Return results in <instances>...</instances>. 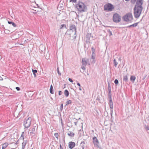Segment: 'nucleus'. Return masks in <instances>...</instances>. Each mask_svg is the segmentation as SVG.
<instances>
[{
    "label": "nucleus",
    "mask_w": 149,
    "mask_h": 149,
    "mask_svg": "<svg viewBox=\"0 0 149 149\" xmlns=\"http://www.w3.org/2000/svg\"><path fill=\"white\" fill-rule=\"evenodd\" d=\"M143 0H136V5L134 8V13L135 18H138L143 10Z\"/></svg>",
    "instance_id": "f257e3e1"
},
{
    "label": "nucleus",
    "mask_w": 149,
    "mask_h": 149,
    "mask_svg": "<svg viewBox=\"0 0 149 149\" xmlns=\"http://www.w3.org/2000/svg\"><path fill=\"white\" fill-rule=\"evenodd\" d=\"M74 7L80 13L85 12L87 9L86 6L80 0L77 2V4L74 5Z\"/></svg>",
    "instance_id": "f03ea898"
},
{
    "label": "nucleus",
    "mask_w": 149,
    "mask_h": 149,
    "mask_svg": "<svg viewBox=\"0 0 149 149\" xmlns=\"http://www.w3.org/2000/svg\"><path fill=\"white\" fill-rule=\"evenodd\" d=\"M31 121L32 119L30 117H29L27 119H24V125L25 128H27L30 126Z\"/></svg>",
    "instance_id": "7ed1b4c3"
},
{
    "label": "nucleus",
    "mask_w": 149,
    "mask_h": 149,
    "mask_svg": "<svg viewBox=\"0 0 149 149\" xmlns=\"http://www.w3.org/2000/svg\"><path fill=\"white\" fill-rule=\"evenodd\" d=\"M113 20L114 22L118 23L121 21V16L117 13H115L113 15Z\"/></svg>",
    "instance_id": "20e7f679"
},
{
    "label": "nucleus",
    "mask_w": 149,
    "mask_h": 149,
    "mask_svg": "<svg viewBox=\"0 0 149 149\" xmlns=\"http://www.w3.org/2000/svg\"><path fill=\"white\" fill-rule=\"evenodd\" d=\"M113 8V5L110 3H108L105 5L104 7V11H111Z\"/></svg>",
    "instance_id": "39448f33"
},
{
    "label": "nucleus",
    "mask_w": 149,
    "mask_h": 149,
    "mask_svg": "<svg viewBox=\"0 0 149 149\" xmlns=\"http://www.w3.org/2000/svg\"><path fill=\"white\" fill-rule=\"evenodd\" d=\"M70 30H69V31H70V32H74V34L75 35V36L74 37V38L75 39L76 38V36H75L76 34V33L77 32L76 31V27L75 25H72L70 26Z\"/></svg>",
    "instance_id": "423d86ee"
},
{
    "label": "nucleus",
    "mask_w": 149,
    "mask_h": 149,
    "mask_svg": "<svg viewBox=\"0 0 149 149\" xmlns=\"http://www.w3.org/2000/svg\"><path fill=\"white\" fill-rule=\"evenodd\" d=\"M91 49L92 50V53L91 54V58L93 59V61H92V63H95V52L96 51L95 49L93 47H92L91 48Z\"/></svg>",
    "instance_id": "0eeeda50"
},
{
    "label": "nucleus",
    "mask_w": 149,
    "mask_h": 149,
    "mask_svg": "<svg viewBox=\"0 0 149 149\" xmlns=\"http://www.w3.org/2000/svg\"><path fill=\"white\" fill-rule=\"evenodd\" d=\"M91 37L92 38H93V36L91 35V33H87L86 36L85 42L87 44L89 43L90 42V39Z\"/></svg>",
    "instance_id": "6e6552de"
},
{
    "label": "nucleus",
    "mask_w": 149,
    "mask_h": 149,
    "mask_svg": "<svg viewBox=\"0 0 149 149\" xmlns=\"http://www.w3.org/2000/svg\"><path fill=\"white\" fill-rule=\"evenodd\" d=\"M93 141L94 145L95 146H97L98 147L99 145V142L98 140L96 137L94 136L93 139Z\"/></svg>",
    "instance_id": "1a4fd4ad"
},
{
    "label": "nucleus",
    "mask_w": 149,
    "mask_h": 149,
    "mask_svg": "<svg viewBox=\"0 0 149 149\" xmlns=\"http://www.w3.org/2000/svg\"><path fill=\"white\" fill-rule=\"evenodd\" d=\"M89 60L87 58H85L82 59V64L83 65L86 66Z\"/></svg>",
    "instance_id": "9d476101"
},
{
    "label": "nucleus",
    "mask_w": 149,
    "mask_h": 149,
    "mask_svg": "<svg viewBox=\"0 0 149 149\" xmlns=\"http://www.w3.org/2000/svg\"><path fill=\"white\" fill-rule=\"evenodd\" d=\"M109 106L110 110V114L111 117L112 116V114L113 113V102L109 103Z\"/></svg>",
    "instance_id": "9b49d317"
},
{
    "label": "nucleus",
    "mask_w": 149,
    "mask_h": 149,
    "mask_svg": "<svg viewBox=\"0 0 149 149\" xmlns=\"http://www.w3.org/2000/svg\"><path fill=\"white\" fill-rule=\"evenodd\" d=\"M36 127V126L33 127L31 130V131L29 132L30 135L31 136H34L35 135V128Z\"/></svg>",
    "instance_id": "f8f14e48"
},
{
    "label": "nucleus",
    "mask_w": 149,
    "mask_h": 149,
    "mask_svg": "<svg viewBox=\"0 0 149 149\" xmlns=\"http://www.w3.org/2000/svg\"><path fill=\"white\" fill-rule=\"evenodd\" d=\"M75 144L74 142H70L69 143L68 146L69 148L70 149H72L75 146Z\"/></svg>",
    "instance_id": "ddd939ff"
},
{
    "label": "nucleus",
    "mask_w": 149,
    "mask_h": 149,
    "mask_svg": "<svg viewBox=\"0 0 149 149\" xmlns=\"http://www.w3.org/2000/svg\"><path fill=\"white\" fill-rule=\"evenodd\" d=\"M126 15L128 17V18L129 19L130 21H131L133 19L132 14L131 13H128Z\"/></svg>",
    "instance_id": "4468645a"
},
{
    "label": "nucleus",
    "mask_w": 149,
    "mask_h": 149,
    "mask_svg": "<svg viewBox=\"0 0 149 149\" xmlns=\"http://www.w3.org/2000/svg\"><path fill=\"white\" fill-rule=\"evenodd\" d=\"M23 142L22 143V149H24L25 148V146L27 142V140H24Z\"/></svg>",
    "instance_id": "2eb2a0df"
},
{
    "label": "nucleus",
    "mask_w": 149,
    "mask_h": 149,
    "mask_svg": "<svg viewBox=\"0 0 149 149\" xmlns=\"http://www.w3.org/2000/svg\"><path fill=\"white\" fill-rule=\"evenodd\" d=\"M139 23V22H137L135 23L132 25L127 26L126 27L127 28H130V27H136L137 26V25Z\"/></svg>",
    "instance_id": "dca6fc26"
},
{
    "label": "nucleus",
    "mask_w": 149,
    "mask_h": 149,
    "mask_svg": "<svg viewBox=\"0 0 149 149\" xmlns=\"http://www.w3.org/2000/svg\"><path fill=\"white\" fill-rule=\"evenodd\" d=\"M86 146L85 142L84 141H82L81 142L80 144V146L82 148V149H84Z\"/></svg>",
    "instance_id": "f3484780"
},
{
    "label": "nucleus",
    "mask_w": 149,
    "mask_h": 149,
    "mask_svg": "<svg viewBox=\"0 0 149 149\" xmlns=\"http://www.w3.org/2000/svg\"><path fill=\"white\" fill-rule=\"evenodd\" d=\"M108 90L109 92L108 94H111V89L110 83L109 82H108Z\"/></svg>",
    "instance_id": "a211bd4d"
},
{
    "label": "nucleus",
    "mask_w": 149,
    "mask_h": 149,
    "mask_svg": "<svg viewBox=\"0 0 149 149\" xmlns=\"http://www.w3.org/2000/svg\"><path fill=\"white\" fill-rule=\"evenodd\" d=\"M123 19L124 21L126 22L130 21L128 18V17L126 15L123 16Z\"/></svg>",
    "instance_id": "6ab92c4d"
},
{
    "label": "nucleus",
    "mask_w": 149,
    "mask_h": 149,
    "mask_svg": "<svg viewBox=\"0 0 149 149\" xmlns=\"http://www.w3.org/2000/svg\"><path fill=\"white\" fill-rule=\"evenodd\" d=\"M123 81L127 83L128 81V77L127 75L124 76L123 77Z\"/></svg>",
    "instance_id": "aec40b11"
},
{
    "label": "nucleus",
    "mask_w": 149,
    "mask_h": 149,
    "mask_svg": "<svg viewBox=\"0 0 149 149\" xmlns=\"http://www.w3.org/2000/svg\"><path fill=\"white\" fill-rule=\"evenodd\" d=\"M50 92L52 94H54V89L53 87V86L52 85H51L50 87V88L49 89Z\"/></svg>",
    "instance_id": "412c9836"
},
{
    "label": "nucleus",
    "mask_w": 149,
    "mask_h": 149,
    "mask_svg": "<svg viewBox=\"0 0 149 149\" xmlns=\"http://www.w3.org/2000/svg\"><path fill=\"white\" fill-rule=\"evenodd\" d=\"M135 79H136L135 76H133V75H132L131 76L130 78V80L131 81H132L134 82Z\"/></svg>",
    "instance_id": "4be33fe9"
},
{
    "label": "nucleus",
    "mask_w": 149,
    "mask_h": 149,
    "mask_svg": "<svg viewBox=\"0 0 149 149\" xmlns=\"http://www.w3.org/2000/svg\"><path fill=\"white\" fill-rule=\"evenodd\" d=\"M70 133H68V135L71 137H73L74 135V133L71 132H69Z\"/></svg>",
    "instance_id": "5701e85b"
},
{
    "label": "nucleus",
    "mask_w": 149,
    "mask_h": 149,
    "mask_svg": "<svg viewBox=\"0 0 149 149\" xmlns=\"http://www.w3.org/2000/svg\"><path fill=\"white\" fill-rule=\"evenodd\" d=\"M64 95L66 97H68L69 96V91L67 90H65L64 92Z\"/></svg>",
    "instance_id": "b1692460"
},
{
    "label": "nucleus",
    "mask_w": 149,
    "mask_h": 149,
    "mask_svg": "<svg viewBox=\"0 0 149 149\" xmlns=\"http://www.w3.org/2000/svg\"><path fill=\"white\" fill-rule=\"evenodd\" d=\"M8 145V143L6 142L4 143L3 144L2 148L3 149H4Z\"/></svg>",
    "instance_id": "393cba45"
},
{
    "label": "nucleus",
    "mask_w": 149,
    "mask_h": 149,
    "mask_svg": "<svg viewBox=\"0 0 149 149\" xmlns=\"http://www.w3.org/2000/svg\"><path fill=\"white\" fill-rule=\"evenodd\" d=\"M8 23L9 24H11L14 27L16 26V24H15V23L11 21H8Z\"/></svg>",
    "instance_id": "a878e982"
},
{
    "label": "nucleus",
    "mask_w": 149,
    "mask_h": 149,
    "mask_svg": "<svg viewBox=\"0 0 149 149\" xmlns=\"http://www.w3.org/2000/svg\"><path fill=\"white\" fill-rule=\"evenodd\" d=\"M32 72L33 73L34 75V76L35 77H36V73L37 72V70H33L32 69Z\"/></svg>",
    "instance_id": "bb28decb"
},
{
    "label": "nucleus",
    "mask_w": 149,
    "mask_h": 149,
    "mask_svg": "<svg viewBox=\"0 0 149 149\" xmlns=\"http://www.w3.org/2000/svg\"><path fill=\"white\" fill-rule=\"evenodd\" d=\"M24 135H25L24 132H22L20 139H22L23 140H24Z\"/></svg>",
    "instance_id": "cd10ccee"
},
{
    "label": "nucleus",
    "mask_w": 149,
    "mask_h": 149,
    "mask_svg": "<svg viewBox=\"0 0 149 149\" xmlns=\"http://www.w3.org/2000/svg\"><path fill=\"white\" fill-rule=\"evenodd\" d=\"M114 66L116 67L118 64V63L116 62V59H114L113 61Z\"/></svg>",
    "instance_id": "c85d7f7f"
},
{
    "label": "nucleus",
    "mask_w": 149,
    "mask_h": 149,
    "mask_svg": "<svg viewBox=\"0 0 149 149\" xmlns=\"http://www.w3.org/2000/svg\"><path fill=\"white\" fill-rule=\"evenodd\" d=\"M72 102L71 100H69L67 101L66 103V105H68L69 104H72Z\"/></svg>",
    "instance_id": "c756f323"
},
{
    "label": "nucleus",
    "mask_w": 149,
    "mask_h": 149,
    "mask_svg": "<svg viewBox=\"0 0 149 149\" xmlns=\"http://www.w3.org/2000/svg\"><path fill=\"white\" fill-rule=\"evenodd\" d=\"M57 72L59 76H61V73L60 72L59 69V67L57 66Z\"/></svg>",
    "instance_id": "7c9ffc66"
},
{
    "label": "nucleus",
    "mask_w": 149,
    "mask_h": 149,
    "mask_svg": "<svg viewBox=\"0 0 149 149\" xmlns=\"http://www.w3.org/2000/svg\"><path fill=\"white\" fill-rule=\"evenodd\" d=\"M130 3L132 4H134L136 3V0H130Z\"/></svg>",
    "instance_id": "2f4dec72"
},
{
    "label": "nucleus",
    "mask_w": 149,
    "mask_h": 149,
    "mask_svg": "<svg viewBox=\"0 0 149 149\" xmlns=\"http://www.w3.org/2000/svg\"><path fill=\"white\" fill-rule=\"evenodd\" d=\"M107 31L108 33H109V36H112V32L110 31V29H108L107 30Z\"/></svg>",
    "instance_id": "473e14b6"
},
{
    "label": "nucleus",
    "mask_w": 149,
    "mask_h": 149,
    "mask_svg": "<svg viewBox=\"0 0 149 149\" xmlns=\"http://www.w3.org/2000/svg\"><path fill=\"white\" fill-rule=\"evenodd\" d=\"M108 97L109 100L112 99L111 94H108Z\"/></svg>",
    "instance_id": "72a5a7b5"
},
{
    "label": "nucleus",
    "mask_w": 149,
    "mask_h": 149,
    "mask_svg": "<svg viewBox=\"0 0 149 149\" xmlns=\"http://www.w3.org/2000/svg\"><path fill=\"white\" fill-rule=\"evenodd\" d=\"M63 27H65L66 29V25L65 24H63L61 25V27H60V29H62Z\"/></svg>",
    "instance_id": "f704fd0d"
},
{
    "label": "nucleus",
    "mask_w": 149,
    "mask_h": 149,
    "mask_svg": "<svg viewBox=\"0 0 149 149\" xmlns=\"http://www.w3.org/2000/svg\"><path fill=\"white\" fill-rule=\"evenodd\" d=\"M71 32H70V31H69L68 30L65 33V35H69L70 36V35L71 34Z\"/></svg>",
    "instance_id": "c9c22d12"
},
{
    "label": "nucleus",
    "mask_w": 149,
    "mask_h": 149,
    "mask_svg": "<svg viewBox=\"0 0 149 149\" xmlns=\"http://www.w3.org/2000/svg\"><path fill=\"white\" fill-rule=\"evenodd\" d=\"M114 82L116 85H117L118 83V81L117 79H115Z\"/></svg>",
    "instance_id": "e433bc0d"
},
{
    "label": "nucleus",
    "mask_w": 149,
    "mask_h": 149,
    "mask_svg": "<svg viewBox=\"0 0 149 149\" xmlns=\"http://www.w3.org/2000/svg\"><path fill=\"white\" fill-rule=\"evenodd\" d=\"M63 104H61L60 107V109L61 111H62V110L63 109Z\"/></svg>",
    "instance_id": "4c0bfd02"
},
{
    "label": "nucleus",
    "mask_w": 149,
    "mask_h": 149,
    "mask_svg": "<svg viewBox=\"0 0 149 149\" xmlns=\"http://www.w3.org/2000/svg\"><path fill=\"white\" fill-rule=\"evenodd\" d=\"M54 136L56 138H58V133H55L54 134Z\"/></svg>",
    "instance_id": "58836bf2"
},
{
    "label": "nucleus",
    "mask_w": 149,
    "mask_h": 149,
    "mask_svg": "<svg viewBox=\"0 0 149 149\" xmlns=\"http://www.w3.org/2000/svg\"><path fill=\"white\" fill-rule=\"evenodd\" d=\"M86 66L83 65H82L81 66V68L84 70H85L86 69V68L85 67V66Z\"/></svg>",
    "instance_id": "ea45409f"
},
{
    "label": "nucleus",
    "mask_w": 149,
    "mask_h": 149,
    "mask_svg": "<svg viewBox=\"0 0 149 149\" xmlns=\"http://www.w3.org/2000/svg\"><path fill=\"white\" fill-rule=\"evenodd\" d=\"M77 0H70V2H72L73 3H76L77 2Z\"/></svg>",
    "instance_id": "a19ab883"
},
{
    "label": "nucleus",
    "mask_w": 149,
    "mask_h": 149,
    "mask_svg": "<svg viewBox=\"0 0 149 149\" xmlns=\"http://www.w3.org/2000/svg\"><path fill=\"white\" fill-rule=\"evenodd\" d=\"M62 94V91H59L58 92V95H61Z\"/></svg>",
    "instance_id": "79ce46f5"
},
{
    "label": "nucleus",
    "mask_w": 149,
    "mask_h": 149,
    "mask_svg": "<svg viewBox=\"0 0 149 149\" xmlns=\"http://www.w3.org/2000/svg\"><path fill=\"white\" fill-rule=\"evenodd\" d=\"M16 89L17 91H19L20 90V89L19 87H17L16 88Z\"/></svg>",
    "instance_id": "37998d69"
},
{
    "label": "nucleus",
    "mask_w": 149,
    "mask_h": 149,
    "mask_svg": "<svg viewBox=\"0 0 149 149\" xmlns=\"http://www.w3.org/2000/svg\"><path fill=\"white\" fill-rule=\"evenodd\" d=\"M68 80L71 82H73V80L72 79L70 78L68 79Z\"/></svg>",
    "instance_id": "c03bdc74"
},
{
    "label": "nucleus",
    "mask_w": 149,
    "mask_h": 149,
    "mask_svg": "<svg viewBox=\"0 0 149 149\" xmlns=\"http://www.w3.org/2000/svg\"><path fill=\"white\" fill-rule=\"evenodd\" d=\"M145 128L146 130H149V126H146V127Z\"/></svg>",
    "instance_id": "a18cd8bd"
},
{
    "label": "nucleus",
    "mask_w": 149,
    "mask_h": 149,
    "mask_svg": "<svg viewBox=\"0 0 149 149\" xmlns=\"http://www.w3.org/2000/svg\"><path fill=\"white\" fill-rule=\"evenodd\" d=\"M113 102H112V99L109 100V103Z\"/></svg>",
    "instance_id": "49530a36"
},
{
    "label": "nucleus",
    "mask_w": 149,
    "mask_h": 149,
    "mask_svg": "<svg viewBox=\"0 0 149 149\" xmlns=\"http://www.w3.org/2000/svg\"><path fill=\"white\" fill-rule=\"evenodd\" d=\"M96 147H97V148H99V149H102L101 147H100L99 146V145H98V147L97 146H96Z\"/></svg>",
    "instance_id": "de8ad7c7"
},
{
    "label": "nucleus",
    "mask_w": 149,
    "mask_h": 149,
    "mask_svg": "<svg viewBox=\"0 0 149 149\" xmlns=\"http://www.w3.org/2000/svg\"><path fill=\"white\" fill-rule=\"evenodd\" d=\"M77 85H78V86H79V87H80L81 86V85L79 83V82H77Z\"/></svg>",
    "instance_id": "09e8293b"
},
{
    "label": "nucleus",
    "mask_w": 149,
    "mask_h": 149,
    "mask_svg": "<svg viewBox=\"0 0 149 149\" xmlns=\"http://www.w3.org/2000/svg\"><path fill=\"white\" fill-rule=\"evenodd\" d=\"M60 149H63L61 144L60 146Z\"/></svg>",
    "instance_id": "8fccbe9b"
},
{
    "label": "nucleus",
    "mask_w": 149,
    "mask_h": 149,
    "mask_svg": "<svg viewBox=\"0 0 149 149\" xmlns=\"http://www.w3.org/2000/svg\"><path fill=\"white\" fill-rule=\"evenodd\" d=\"M61 124L62 125H63V122H62V119H61Z\"/></svg>",
    "instance_id": "3c124183"
},
{
    "label": "nucleus",
    "mask_w": 149,
    "mask_h": 149,
    "mask_svg": "<svg viewBox=\"0 0 149 149\" xmlns=\"http://www.w3.org/2000/svg\"><path fill=\"white\" fill-rule=\"evenodd\" d=\"M77 122H78L77 121V122H75L74 123L75 125H77Z\"/></svg>",
    "instance_id": "603ef678"
},
{
    "label": "nucleus",
    "mask_w": 149,
    "mask_h": 149,
    "mask_svg": "<svg viewBox=\"0 0 149 149\" xmlns=\"http://www.w3.org/2000/svg\"><path fill=\"white\" fill-rule=\"evenodd\" d=\"M19 143L18 140L15 143L16 144H17Z\"/></svg>",
    "instance_id": "864d4df0"
},
{
    "label": "nucleus",
    "mask_w": 149,
    "mask_h": 149,
    "mask_svg": "<svg viewBox=\"0 0 149 149\" xmlns=\"http://www.w3.org/2000/svg\"><path fill=\"white\" fill-rule=\"evenodd\" d=\"M84 48H86V45L85 44H84Z\"/></svg>",
    "instance_id": "5fc2aeb1"
},
{
    "label": "nucleus",
    "mask_w": 149,
    "mask_h": 149,
    "mask_svg": "<svg viewBox=\"0 0 149 149\" xmlns=\"http://www.w3.org/2000/svg\"><path fill=\"white\" fill-rule=\"evenodd\" d=\"M79 90L80 91H81V88H80V87H79Z\"/></svg>",
    "instance_id": "6e6d98bb"
},
{
    "label": "nucleus",
    "mask_w": 149,
    "mask_h": 149,
    "mask_svg": "<svg viewBox=\"0 0 149 149\" xmlns=\"http://www.w3.org/2000/svg\"><path fill=\"white\" fill-rule=\"evenodd\" d=\"M2 77H1L0 76V80H2Z\"/></svg>",
    "instance_id": "4d7b16f0"
},
{
    "label": "nucleus",
    "mask_w": 149,
    "mask_h": 149,
    "mask_svg": "<svg viewBox=\"0 0 149 149\" xmlns=\"http://www.w3.org/2000/svg\"><path fill=\"white\" fill-rule=\"evenodd\" d=\"M126 1H129L130 0H125Z\"/></svg>",
    "instance_id": "13d9d810"
},
{
    "label": "nucleus",
    "mask_w": 149,
    "mask_h": 149,
    "mask_svg": "<svg viewBox=\"0 0 149 149\" xmlns=\"http://www.w3.org/2000/svg\"><path fill=\"white\" fill-rule=\"evenodd\" d=\"M1 59V56L0 55V60Z\"/></svg>",
    "instance_id": "bf43d9fd"
},
{
    "label": "nucleus",
    "mask_w": 149,
    "mask_h": 149,
    "mask_svg": "<svg viewBox=\"0 0 149 149\" xmlns=\"http://www.w3.org/2000/svg\"><path fill=\"white\" fill-rule=\"evenodd\" d=\"M84 140H86V139H84Z\"/></svg>",
    "instance_id": "052dcab7"
},
{
    "label": "nucleus",
    "mask_w": 149,
    "mask_h": 149,
    "mask_svg": "<svg viewBox=\"0 0 149 149\" xmlns=\"http://www.w3.org/2000/svg\"><path fill=\"white\" fill-rule=\"evenodd\" d=\"M42 52V50H41V52H40V53H41V52Z\"/></svg>",
    "instance_id": "680f3d73"
},
{
    "label": "nucleus",
    "mask_w": 149,
    "mask_h": 149,
    "mask_svg": "<svg viewBox=\"0 0 149 149\" xmlns=\"http://www.w3.org/2000/svg\"><path fill=\"white\" fill-rule=\"evenodd\" d=\"M42 52V50H41V52H40V53H41V52Z\"/></svg>",
    "instance_id": "e2e57ef3"
},
{
    "label": "nucleus",
    "mask_w": 149,
    "mask_h": 149,
    "mask_svg": "<svg viewBox=\"0 0 149 149\" xmlns=\"http://www.w3.org/2000/svg\"><path fill=\"white\" fill-rule=\"evenodd\" d=\"M80 118H79V120H80Z\"/></svg>",
    "instance_id": "0e129e2a"
}]
</instances>
